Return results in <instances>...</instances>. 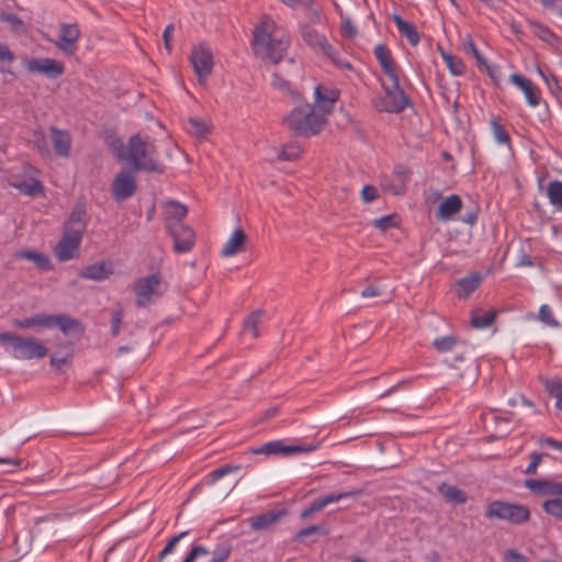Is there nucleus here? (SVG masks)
I'll list each match as a JSON object with an SVG mask.
<instances>
[{"mask_svg": "<svg viewBox=\"0 0 562 562\" xmlns=\"http://www.w3.org/2000/svg\"><path fill=\"white\" fill-rule=\"evenodd\" d=\"M291 43L289 31L270 16H262L254 31L252 50L260 58L279 63Z\"/></svg>", "mask_w": 562, "mask_h": 562, "instance_id": "f257e3e1", "label": "nucleus"}, {"mask_svg": "<svg viewBox=\"0 0 562 562\" xmlns=\"http://www.w3.org/2000/svg\"><path fill=\"white\" fill-rule=\"evenodd\" d=\"M117 157L128 161L136 171L161 173L165 170L155 140L148 135H132L126 153H119Z\"/></svg>", "mask_w": 562, "mask_h": 562, "instance_id": "f03ea898", "label": "nucleus"}, {"mask_svg": "<svg viewBox=\"0 0 562 562\" xmlns=\"http://www.w3.org/2000/svg\"><path fill=\"white\" fill-rule=\"evenodd\" d=\"M0 342L5 351L16 360H40L47 356L46 346L32 336L0 333Z\"/></svg>", "mask_w": 562, "mask_h": 562, "instance_id": "7ed1b4c3", "label": "nucleus"}, {"mask_svg": "<svg viewBox=\"0 0 562 562\" xmlns=\"http://www.w3.org/2000/svg\"><path fill=\"white\" fill-rule=\"evenodd\" d=\"M284 123L297 135H315L325 123V115L310 103L300 104L285 116Z\"/></svg>", "mask_w": 562, "mask_h": 562, "instance_id": "20e7f679", "label": "nucleus"}, {"mask_svg": "<svg viewBox=\"0 0 562 562\" xmlns=\"http://www.w3.org/2000/svg\"><path fill=\"white\" fill-rule=\"evenodd\" d=\"M525 486L537 496H547L542 509L562 520V482L555 480H526Z\"/></svg>", "mask_w": 562, "mask_h": 562, "instance_id": "39448f33", "label": "nucleus"}, {"mask_svg": "<svg viewBox=\"0 0 562 562\" xmlns=\"http://www.w3.org/2000/svg\"><path fill=\"white\" fill-rule=\"evenodd\" d=\"M485 517L496 518L514 525H521L530 519V510L527 506L502 501H494L488 504Z\"/></svg>", "mask_w": 562, "mask_h": 562, "instance_id": "423d86ee", "label": "nucleus"}, {"mask_svg": "<svg viewBox=\"0 0 562 562\" xmlns=\"http://www.w3.org/2000/svg\"><path fill=\"white\" fill-rule=\"evenodd\" d=\"M385 91V100L383 104L376 105L380 111L400 113L409 105V98L400 87L398 75L387 77V82L382 83Z\"/></svg>", "mask_w": 562, "mask_h": 562, "instance_id": "0eeeda50", "label": "nucleus"}, {"mask_svg": "<svg viewBox=\"0 0 562 562\" xmlns=\"http://www.w3.org/2000/svg\"><path fill=\"white\" fill-rule=\"evenodd\" d=\"M133 290L136 294V305L145 307L166 291V285L158 274H150L136 280Z\"/></svg>", "mask_w": 562, "mask_h": 562, "instance_id": "6e6552de", "label": "nucleus"}, {"mask_svg": "<svg viewBox=\"0 0 562 562\" xmlns=\"http://www.w3.org/2000/svg\"><path fill=\"white\" fill-rule=\"evenodd\" d=\"M190 61L199 82L205 83L214 67L211 48L205 43L194 46L190 54Z\"/></svg>", "mask_w": 562, "mask_h": 562, "instance_id": "1a4fd4ad", "label": "nucleus"}, {"mask_svg": "<svg viewBox=\"0 0 562 562\" xmlns=\"http://www.w3.org/2000/svg\"><path fill=\"white\" fill-rule=\"evenodd\" d=\"M303 40L314 49L321 50L324 55L328 56L338 67L350 69L351 66L348 61L340 58V56L333 49L326 37L311 27H304L301 31Z\"/></svg>", "mask_w": 562, "mask_h": 562, "instance_id": "9d476101", "label": "nucleus"}, {"mask_svg": "<svg viewBox=\"0 0 562 562\" xmlns=\"http://www.w3.org/2000/svg\"><path fill=\"white\" fill-rule=\"evenodd\" d=\"M317 445H285L282 440L269 441L252 450L255 454L266 456H292L296 453H308L314 451Z\"/></svg>", "mask_w": 562, "mask_h": 562, "instance_id": "9b49d317", "label": "nucleus"}, {"mask_svg": "<svg viewBox=\"0 0 562 562\" xmlns=\"http://www.w3.org/2000/svg\"><path fill=\"white\" fill-rule=\"evenodd\" d=\"M136 191V178L128 171H120L111 186V193L115 201H125Z\"/></svg>", "mask_w": 562, "mask_h": 562, "instance_id": "f8f14e48", "label": "nucleus"}, {"mask_svg": "<svg viewBox=\"0 0 562 562\" xmlns=\"http://www.w3.org/2000/svg\"><path fill=\"white\" fill-rule=\"evenodd\" d=\"M167 232L173 239V250L179 254L188 252L192 249L195 241V234L188 225L181 224L171 226Z\"/></svg>", "mask_w": 562, "mask_h": 562, "instance_id": "ddd939ff", "label": "nucleus"}, {"mask_svg": "<svg viewBox=\"0 0 562 562\" xmlns=\"http://www.w3.org/2000/svg\"><path fill=\"white\" fill-rule=\"evenodd\" d=\"M25 68L31 72H38L55 79L64 74V65L53 58H33L25 61Z\"/></svg>", "mask_w": 562, "mask_h": 562, "instance_id": "4468645a", "label": "nucleus"}, {"mask_svg": "<svg viewBox=\"0 0 562 562\" xmlns=\"http://www.w3.org/2000/svg\"><path fill=\"white\" fill-rule=\"evenodd\" d=\"M82 236L64 231L63 237L55 247V255L59 261H67L75 258L81 243Z\"/></svg>", "mask_w": 562, "mask_h": 562, "instance_id": "2eb2a0df", "label": "nucleus"}, {"mask_svg": "<svg viewBox=\"0 0 562 562\" xmlns=\"http://www.w3.org/2000/svg\"><path fill=\"white\" fill-rule=\"evenodd\" d=\"M80 30L77 24H61L60 34L55 45L66 55H74L77 48V41Z\"/></svg>", "mask_w": 562, "mask_h": 562, "instance_id": "dca6fc26", "label": "nucleus"}, {"mask_svg": "<svg viewBox=\"0 0 562 562\" xmlns=\"http://www.w3.org/2000/svg\"><path fill=\"white\" fill-rule=\"evenodd\" d=\"M314 94L315 104L313 106L325 116L333 111L334 104L339 98V92L335 88L323 85L315 88Z\"/></svg>", "mask_w": 562, "mask_h": 562, "instance_id": "f3484780", "label": "nucleus"}, {"mask_svg": "<svg viewBox=\"0 0 562 562\" xmlns=\"http://www.w3.org/2000/svg\"><path fill=\"white\" fill-rule=\"evenodd\" d=\"M509 81L524 92L527 103L531 108H536L540 104V91L529 79L519 74H513L509 77Z\"/></svg>", "mask_w": 562, "mask_h": 562, "instance_id": "a211bd4d", "label": "nucleus"}, {"mask_svg": "<svg viewBox=\"0 0 562 562\" xmlns=\"http://www.w3.org/2000/svg\"><path fill=\"white\" fill-rule=\"evenodd\" d=\"M49 136L56 155L63 158H68L71 150V136L69 132L57 127H50Z\"/></svg>", "mask_w": 562, "mask_h": 562, "instance_id": "6ab92c4d", "label": "nucleus"}, {"mask_svg": "<svg viewBox=\"0 0 562 562\" xmlns=\"http://www.w3.org/2000/svg\"><path fill=\"white\" fill-rule=\"evenodd\" d=\"M188 214V207L177 201H168L164 204V216L166 228L182 224V220Z\"/></svg>", "mask_w": 562, "mask_h": 562, "instance_id": "aec40b11", "label": "nucleus"}, {"mask_svg": "<svg viewBox=\"0 0 562 562\" xmlns=\"http://www.w3.org/2000/svg\"><path fill=\"white\" fill-rule=\"evenodd\" d=\"M53 315L49 314H36L31 317H25L22 319H14L13 326L21 329L27 328H53Z\"/></svg>", "mask_w": 562, "mask_h": 562, "instance_id": "412c9836", "label": "nucleus"}, {"mask_svg": "<svg viewBox=\"0 0 562 562\" xmlns=\"http://www.w3.org/2000/svg\"><path fill=\"white\" fill-rule=\"evenodd\" d=\"M247 236L241 228H236L222 248L223 257H233L245 248Z\"/></svg>", "mask_w": 562, "mask_h": 562, "instance_id": "4be33fe9", "label": "nucleus"}, {"mask_svg": "<svg viewBox=\"0 0 562 562\" xmlns=\"http://www.w3.org/2000/svg\"><path fill=\"white\" fill-rule=\"evenodd\" d=\"M462 207V200L457 194L446 198L438 206L436 217L440 221H449Z\"/></svg>", "mask_w": 562, "mask_h": 562, "instance_id": "5701e85b", "label": "nucleus"}, {"mask_svg": "<svg viewBox=\"0 0 562 562\" xmlns=\"http://www.w3.org/2000/svg\"><path fill=\"white\" fill-rule=\"evenodd\" d=\"M65 231L77 235H83L86 231V209L82 205H76L72 210Z\"/></svg>", "mask_w": 562, "mask_h": 562, "instance_id": "b1692460", "label": "nucleus"}, {"mask_svg": "<svg viewBox=\"0 0 562 562\" xmlns=\"http://www.w3.org/2000/svg\"><path fill=\"white\" fill-rule=\"evenodd\" d=\"M53 328L59 327L65 335H81L83 327L79 321L66 315H53Z\"/></svg>", "mask_w": 562, "mask_h": 562, "instance_id": "393cba45", "label": "nucleus"}, {"mask_svg": "<svg viewBox=\"0 0 562 562\" xmlns=\"http://www.w3.org/2000/svg\"><path fill=\"white\" fill-rule=\"evenodd\" d=\"M374 56L376 60L379 61L383 74L386 77H394V75L397 74L394 61L391 57V53L389 48L385 45H376L374 47Z\"/></svg>", "mask_w": 562, "mask_h": 562, "instance_id": "a878e982", "label": "nucleus"}, {"mask_svg": "<svg viewBox=\"0 0 562 562\" xmlns=\"http://www.w3.org/2000/svg\"><path fill=\"white\" fill-rule=\"evenodd\" d=\"M482 282V276L479 272H472L458 281V295L468 297Z\"/></svg>", "mask_w": 562, "mask_h": 562, "instance_id": "bb28decb", "label": "nucleus"}, {"mask_svg": "<svg viewBox=\"0 0 562 562\" xmlns=\"http://www.w3.org/2000/svg\"><path fill=\"white\" fill-rule=\"evenodd\" d=\"M393 21L395 22L401 35L405 36L407 38V41L409 42V44H412L413 46H416L419 43V40H420L419 34H418L416 27L412 23L403 20L397 14L393 15Z\"/></svg>", "mask_w": 562, "mask_h": 562, "instance_id": "cd10ccee", "label": "nucleus"}, {"mask_svg": "<svg viewBox=\"0 0 562 562\" xmlns=\"http://www.w3.org/2000/svg\"><path fill=\"white\" fill-rule=\"evenodd\" d=\"M282 513L279 512H268L266 514L256 516L250 519V527L254 530H265L276 525L281 518Z\"/></svg>", "mask_w": 562, "mask_h": 562, "instance_id": "c85d7f7f", "label": "nucleus"}, {"mask_svg": "<svg viewBox=\"0 0 562 562\" xmlns=\"http://www.w3.org/2000/svg\"><path fill=\"white\" fill-rule=\"evenodd\" d=\"M111 273V269L106 263H93L86 267L81 272L80 277L89 280L101 281L106 279Z\"/></svg>", "mask_w": 562, "mask_h": 562, "instance_id": "c756f323", "label": "nucleus"}, {"mask_svg": "<svg viewBox=\"0 0 562 562\" xmlns=\"http://www.w3.org/2000/svg\"><path fill=\"white\" fill-rule=\"evenodd\" d=\"M14 257L19 259H26L33 261L38 269L44 271L49 270L52 268L48 257L37 251L20 250L15 252Z\"/></svg>", "mask_w": 562, "mask_h": 562, "instance_id": "7c9ffc66", "label": "nucleus"}, {"mask_svg": "<svg viewBox=\"0 0 562 562\" xmlns=\"http://www.w3.org/2000/svg\"><path fill=\"white\" fill-rule=\"evenodd\" d=\"M496 312L493 310H475L471 314V326L477 329H483L491 326L495 319Z\"/></svg>", "mask_w": 562, "mask_h": 562, "instance_id": "2f4dec72", "label": "nucleus"}, {"mask_svg": "<svg viewBox=\"0 0 562 562\" xmlns=\"http://www.w3.org/2000/svg\"><path fill=\"white\" fill-rule=\"evenodd\" d=\"M262 316L263 312L261 310L250 313L244 321L243 333L250 335L251 338H257L259 336L258 326L261 323Z\"/></svg>", "mask_w": 562, "mask_h": 562, "instance_id": "473e14b6", "label": "nucleus"}, {"mask_svg": "<svg viewBox=\"0 0 562 562\" xmlns=\"http://www.w3.org/2000/svg\"><path fill=\"white\" fill-rule=\"evenodd\" d=\"M438 490L446 499L452 503L464 504L467 502V494L454 485L441 484Z\"/></svg>", "mask_w": 562, "mask_h": 562, "instance_id": "72a5a7b5", "label": "nucleus"}, {"mask_svg": "<svg viewBox=\"0 0 562 562\" xmlns=\"http://www.w3.org/2000/svg\"><path fill=\"white\" fill-rule=\"evenodd\" d=\"M549 202L557 211H562V182L559 180L549 183L547 189Z\"/></svg>", "mask_w": 562, "mask_h": 562, "instance_id": "f704fd0d", "label": "nucleus"}, {"mask_svg": "<svg viewBox=\"0 0 562 562\" xmlns=\"http://www.w3.org/2000/svg\"><path fill=\"white\" fill-rule=\"evenodd\" d=\"M544 389L551 396L555 397V407L562 411V379H546Z\"/></svg>", "mask_w": 562, "mask_h": 562, "instance_id": "c9c22d12", "label": "nucleus"}, {"mask_svg": "<svg viewBox=\"0 0 562 562\" xmlns=\"http://www.w3.org/2000/svg\"><path fill=\"white\" fill-rule=\"evenodd\" d=\"M441 57L453 76H461L465 72V65L461 58L445 52L441 53Z\"/></svg>", "mask_w": 562, "mask_h": 562, "instance_id": "e433bc0d", "label": "nucleus"}, {"mask_svg": "<svg viewBox=\"0 0 562 562\" xmlns=\"http://www.w3.org/2000/svg\"><path fill=\"white\" fill-rule=\"evenodd\" d=\"M187 130L190 134L204 138L210 133L211 126L200 119L191 117L188 121Z\"/></svg>", "mask_w": 562, "mask_h": 562, "instance_id": "4c0bfd02", "label": "nucleus"}, {"mask_svg": "<svg viewBox=\"0 0 562 562\" xmlns=\"http://www.w3.org/2000/svg\"><path fill=\"white\" fill-rule=\"evenodd\" d=\"M14 188H16L20 192L25 195L34 196L42 192L43 188L40 181L30 180V181H20L12 183Z\"/></svg>", "mask_w": 562, "mask_h": 562, "instance_id": "58836bf2", "label": "nucleus"}, {"mask_svg": "<svg viewBox=\"0 0 562 562\" xmlns=\"http://www.w3.org/2000/svg\"><path fill=\"white\" fill-rule=\"evenodd\" d=\"M67 350L59 353H53L50 357V366L54 367L57 371L63 372L65 371L66 367H68L71 358H72V350L70 347L66 348Z\"/></svg>", "mask_w": 562, "mask_h": 562, "instance_id": "ea45409f", "label": "nucleus"}, {"mask_svg": "<svg viewBox=\"0 0 562 562\" xmlns=\"http://www.w3.org/2000/svg\"><path fill=\"white\" fill-rule=\"evenodd\" d=\"M491 130H492V134H493L495 140L499 145L510 146V137H509L508 133L495 117L492 119V121H491Z\"/></svg>", "mask_w": 562, "mask_h": 562, "instance_id": "a19ab883", "label": "nucleus"}, {"mask_svg": "<svg viewBox=\"0 0 562 562\" xmlns=\"http://www.w3.org/2000/svg\"><path fill=\"white\" fill-rule=\"evenodd\" d=\"M461 47L465 54H471L477 60L479 64H485L484 57L476 48L474 41L470 34H467L465 36L462 37Z\"/></svg>", "mask_w": 562, "mask_h": 562, "instance_id": "79ce46f5", "label": "nucleus"}, {"mask_svg": "<svg viewBox=\"0 0 562 562\" xmlns=\"http://www.w3.org/2000/svg\"><path fill=\"white\" fill-rule=\"evenodd\" d=\"M457 344V338L453 336H443L436 338L432 342L434 347L439 352L451 351Z\"/></svg>", "mask_w": 562, "mask_h": 562, "instance_id": "37998d69", "label": "nucleus"}, {"mask_svg": "<svg viewBox=\"0 0 562 562\" xmlns=\"http://www.w3.org/2000/svg\"><path fill=\"white\" fill-rule=\"evenodd\" d=\"M301 155V148L297 144H286L279 153L278 157L281 160H294Z\"/></svg>", "mask_w": 562, "mask_h": 562, "instance_id": "c03bdc74", "label": "nucleus"}, {"mask_svg": "<svg viewBox=\"0 0 562 562\" xmlns=\"http://www.w3.org/2000/svg\"><path fill=\"white\" fill-rule=\"evenodd\" d=\"M271 85L284 93H291L294 99L299 98V94L292 91L290 82L279 74H273Z\"/></svg>", "mask_w": 562, "mask_h": 562, "instance_id": "a18cd8bd", "label": "nucleus"}, {"mask_svg": "<svg viewBox=\"0 0 562 562\" xmlns=\"http://www.w3.org/2000/svg\"><path fill=\"white\" fill-rule=\"evenodd\" d=\"M386 292L385 286L381 285L380 283H372L366 286L360 295L363 299H373L382 296Z\"/></svg>", "mask_w": 562, "mask_h": 562, "instance_id": "49530a36", "label": "nucleus"}, {"mask_svg": "<svg viewBox=\"0 0 562 562\" xmlns=\"http://www.w3.org/2000/svg\"><path fill=\"white\" fill-rule=\"evenodd\" d=\"M539 319L543 324H546V325H548L550 327H558L559 326L558 321L553 316L552 310L547 304H543V305L540 306V308H539Z\"/></svg>", "mask_w": 562, "mask_h": 562, "instance_id": "de8ad7c7", "label": "nucleus"}, {"mask_svg": "<svg viewBox=\"0 0 562 562\" xmlns=\"http://www.w3.org/2000/svg\"><path fill=\"white\" fill-rule=\"evenodd\" d=\"M33 146L43 155H48V144L42 131H35L32 138Z\"/></svg>", "mask_w": 562, "mask_h": 562, "instance_id": "09e8293b", "label": "nucleus"}, {"mask_svg": "<svg viewBox=\"0 0 562 562\" xmlns=\"http://www.w3.org/2000/svg\"><path fill=\"white\" fill-rule=\"evenodd\" d=\"M239 469H240L239 465L226 464V465H223L221 468L213 470L209 476H210L211 482L215 483L216 481L224 477L225 475H227L232 472H236Z\"/></svg>", "mask_w": 562, "mask_h": 562, "instance_id": "8fccbe9b", "label": "nucleus"}, {"mask_svg": "<svg viewBox=\"0 0 562 562\" xmlns=\"http://www.w3.org/2000/svg\"><path fill=\"white\" fill-rule=\"evenodd\" d=\"M374 226L381 231H386L391 227L397 226V215L396 214H390L382 216L380 218L374 220L373 222Z\"/></svg>", "mask_w": 562, "mask_h": 562, "instance_id": "3c124183", "label": "nucleus"}, {"mask_svg": "<svg viewBox=\"0 0 562 562\" xmlns=\"http://www.w3.org/2000/svg\"><path fill=\"white\" fill-rule=\"evenodd\" d=\"M231 552L232 546L229 543H220L212 553V560L214 562H223L229 557Z\"/></svg>", "mask_w": 562, "mask_h": 562, "instance_id": "603ef678", "label": "nucleus"}, {"mask_svg": "<svg viewBox=\"0 0 562 562\" xmlns=\"http://www.w3.org/2000/svg\"><path fill=\"white\" fill-rule=\"evenodd\" d=\"M123 321V308L117 306L111 315V331L113 336H117L121 331V325Z\"/></svg>", "mask_w": 562, "mask_h": 562, "instance_id": "864d4df0", "label": "nucleus"}, {"mask_svg": "<svg viewBox=\"0 0 562 562\" xmlns=\"http://www.w3.org/2000/svg\"><path fill=\"white\" fill-rule=\"evenodd\" d=\"M394 175L396 176L397 180L400 181V188L394 189L393 192L398 194L403 191L404 186L409 177V171L404 166H396L394 169Z\"/></svg>", "mask_w": 562, "mask_h": 562, "instance_id": "5fc2aeb1", "label": "nucleus"}, {"mask_svg": "<svg viewBox=\"0 0 562 562\" xmlns=\"http://www.w3.org/2000/svg\"><path fill=\"white\" fill-rule=\"evenodd\" d=\"M188 535V531H183V532H180L179 535L172 537L168 543L166 544V547L161 550V552L159 553V560H162L165 557H167L168 554L172 553V551L175 550L177 543L182 539L184 538L186 536Z\"/></svg>", "mask_w": 562, "mask_h": 562, "instance_id": "6e6d98bb", "label": "nucleus"}, {"mask_svg": "<svg viewBox=\"0 0 562 562\" xmlns=\"http://www.w3.org/2000/svg\"><path fill=\"white\" fill-rule=\"evenodd\" d=\"M533 32L540 40L547 43H551L555 38V35L548 27L541 24H533Z\"/></svg>", "mask_w": 562, "mask_h": 562, "instance_id": "4d7b16f0", "label": "nucleus"}, {"mask_svg": "<svg viewBox=\"0 0 562 562\" xmlns=\"http://www.w3.org/2000/svg\"><path fill=\"white\" fill-rule=\"evenodd\" d=\"M283 4L288 5L291 9H307L313 10L314 0H280ZM317 10L314 9V12Z\"/></svg>", "mask_w": 562, "mask_h": 562, "instance_id": "13d9d810", "label": "nucleus"}, {"mask_svg": "<svg viewBox=\"0 0 562 562\" xmlns=\"http://www.w3.org/2000/svg\"><path fill=\"white\" fill-rule=\"evenodd\" d=\"M207 554L209 550L205 547L196 546L191 549V551L182 562H194L199 557H204Z\"/></svg>", "mask_w": 562, "mask_h": 562, "instance_id": "bf43d9fd", "label": "nucleus"}, {"mask_svg": "<svg viewBox=\"0 0 562 562\" xmlns=\"http://www.w3.org/2000/svg\"><path fill=\"white\" fill-rule=\"evenodd\" d=\"M505 562H529L528 558L514 549H508L504 553Z\"/></svg>", "mask_w": 562, "mask_h": 562, "instance_id": "052dcab7", "label": "nucleus"}, {"mask_svg": "<svg viewBox=\"0 0 562 562\" xmlns=\"http://www.w3.org/2000/svg\"><path fill=\"white\" fill-rule=\"evenodd\" d=\"M482 65L485 67L486 72L491 77V79L495 83H498L501 80V77H502L501 67L497 65H488L486 61H485V64H482Z\"/></svg>", "mask_w": 562, "mask_h": 562, "instance_id": "680f3d73", "label": "nucleus"}, {"mask_svg": "<svg viewBox=\"0 0 562 562\" xmlns=\"http://www.w3.org/2000/svg\"><path fill=\"white\" fill-rule=\"evenodd\" d=\"M353 493L351 492H345V493H338V494H330V495H327L323 498H319L324 508L331 504V503H336V502H339L340 499L345 498V497H348L350 495H352Z\"/></svg>", "mask_w": 562, "mask_h": 562, "instance_id": "e2e57ef3", "label": "nucleus"}, {"mask_svg": "<svg viewBox=\"0 0 562 562\" xmlns=\"http://www.w3.org/2000/svg\"><path fill=\"white\" fill-rule=\"evenodd\" d=\"M376 195H378V190L373 186H364L361 191L362 200L366 203L372 202L376 198Z\"/></svg>", "mask_w": 562, "mask_h": 562, "instance_id": "0e129e2a", "label": "nucleus"}, {"mask_svg": "<svg viewBox=\"0 0 562 562\" xmlns=\"http://www.w3.org/2000/svg\"><path fill=\"white\" fill-rule=\"evenodd\" d=\"M322 531V527L321 526H317V525H312V526H308L306 528H303L301 529L296 536H295V539L296 540H300L302 538H305V537H308V536H312L314 533H318Z\"/></svg>", "mask_w": 562, "mask_h": 562, "instance_id": "69168bd1", "label": "nucleus"}, {"mask_svg": "<svg viewBox=\"0 0 562 562\" xmlns=\"http://www.w3.org/2000/svg\"><path fill=\"white\" fill-rule=\"evenodd\" d=\"M323 509H324V506H323L321 499H316L308 508L303 510V513L301 514V517L304 518V519L308 518L313 514H315L317 512H321Z\"/></svg>", "mask_w": 562, "mask_h": 562, "instance_id": "338daca9", "label": "nucleus"}, {"mask_svg": "<svg viewBox=\"0 0 562 562\" xmlns=\"http://www.w3.org/2000/svg\"><path fill=\"white\" fill-rule=\"evenodd\" d=\"M173 31H175V25L173 24H168L166 26L165 31H164V34H162L164 44H165V47L168 50V53H170L171 49H172L171 37H172Z\"/></svg>", "mask_w": 562, "mask_h": 562, "instance_id": "774afa93", "label": "nucleus"}]
</instances>
